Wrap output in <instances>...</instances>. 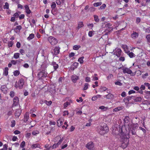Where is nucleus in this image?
<instances>
[{
  "label": "nucleus",
  "instance_id": "nucleus-46",
  "mask_svg": "<svg viewBox=\"0 0 150 150\" xmlns=\"http://www.w3.org/2000/svg\"><path fill=\"white\" fill-rule=\"evenodd\" d=\"M20 13L21 12H16L14 14L13 16L15 18H18L19 16V15Z\"/></svg>",
  "mask_w": 150,
  "mask_h": 150
},
{
  "label": "nucleus",
  "instance_id": "nucleus-54",
  "mask_svg": "<svg viewBox=\"0 0 150 150\" xmlns=\"http://www.w3.org/2000/svg\"><path fill=\"white\" fill-rule=\"evenodd\" d=\"M56 7V4L55 2H53L52 3L51 5V7L52 9Z\"/></svg>",
  "mask_w": 150,
  "mask_h": 150
},
{
  "label": "nucleus",
  "instance_id": "nucleus-63",
  "mask_svg": "<svg viewBox=\"0 0 150 150\" xmlns=\"http://www.w3.org/2000/svg\"><path fill=\"white\" fill-rule=\"evenodd\" d=\"M11 63L13 65H16L17 63L16 60H12L11 62Z\"/></svg>",
  "mask_w": 150,
  "mask_h": 150
},
{
  "label": "nucleus",
  "instance_id": "nucleus-33",
  "mask_svg": "<svg viewBox=\"0 0 150 150\" xmlns=\"http://www.w3.org/2000/svg\"><path fill=\"white\" fill-rule=\"evenodd\" d=\"M39 133V132L37 130H34L33 131L32 134L34 136H36Z\"/></svg>",
  "mask_w": 150,
  "mask_h": 150
},
{
  "label": "nucleus",
  "instance_id": "nucleus-64",
  "mask_svg": "<svg viewBox=\"0 0 150 150\" xmlns=\"http://www.w3.org/2000/svg\"><path fill=\"white\" fill-rule=\"evenodd\" d=\"M88 11L91 12H93L95 11V9L94 7H91L89 8Z\"/></svg>",
  "mask_w": 150,
  "mask_h": 150
},
{
  "label": "nucleus",
  "instance_id": "nucleus-45",
  "mask_svg": "<svg viewBox=\"0 0 150 150\" xmlns=\"http://www.w3.org/2000/svg\"><path fill=\"white\" fill-rule=\"evenodd\" d=\"M25 143L24 141L22 142L20 145V147L22 148H24L25 145Z\"/></svg>",
  "mask_w": 150,
  "mask_h": 150
},
{
  "label": "nucleus",
  "instance_id": "nucleus-59",
  "mask_svg": "<svg viewBox=\"0 0 150 150\" xmlns=\"http://www.w3.org/2000/svg\"><path fill=\"white\" fill-rule=\"evenodd\" d=\"M25 15L23 14H21L19 16V18L20 20L23 19L24 18Z\"/></svg>",
  "mask_w": 150,
  "mask_h": 150
},
{
  "label": "nucleus",
  "instance_id": "nucleus-55",
  "mask_svg": "<svg viewBox=\"0 0 150 150\" xmlns=\"http://www.w3.org/2000/svg\"><path fill=\"white\" fill-rule=\"evenodd\" d=\"M11 127H14L15 125V120H12L11 122Z\"/></svg>",
  "mask_w": 150,
  "mask_h": 150
},
{
  "label": "nucleus",
  "instance_id": "nucleus-42",
  "mask_svg": "<svg viewBox=\"0 0 150 150\" xmlns=\"http://www.w3.org/2000/svg\"><path fill=\"white\" fill-rule=\"evenodd\" d=\"M128 55L129 57L131 58H133L135 56V54H134L132 52H129V53H128Z\"/></svg>",
  "mask_w": 150,
  "mask_h": 150
},
{
  "label": "nucleus",
  "instance_id": "nucleus-41",
  "mask_svg": "<svg viewBox=\"0 0 150 150\" xmlns=\"http://www.w3.org/2000/svg\"><path fill=\"white\" fill-rule=\"evenodd\" d=\"M4 9H8L9 8V4L8 2H6L5 5L4 6Z\"/></svg>",
  "mask_w": 150,
  "mask_h": 150
},
{
  "label": "nucleus",
  "instance_id": "nucleus-11",
  "mask_svg": "<svg viewBox=\"0 0 150 150\" xmlns=\"http://www.w3.org/2000/svg\"><path fill=\"white\" fill-rule=\"evenodd\" d=\"M19 98L17 96L15 97L13 99V104L12 105L13 107L16 106L18 105L19 103Z\"/></svg>",
  "mask_w": 150,
  "mask_h": 150
},
{
  "label": "nucleus",
  "instance_id": "nucleus-27",
  "mask_svg": "<svg viewBox=\"0 0 150 150\" xmlns=\"http://www.w3.org/2000/svg\"><path fill=\"white\" fill-rule=\"evenodd\" d=\"M129 117L128 116H126L125 117L124 119V123L125 124L127 123L129 120Z\"/></svg>",
  "mask_w": 150,
  "mask_h": 150
},
{
  "label": "nucleus",
  "instance_id": "nucleus-14",
  "mask_svg": "<svg viewBox=\"0 0 150 150\" xmlns=\"http://www.w3.org/2000/svg\"><path fill=\"white\" fill-rule=\"evenodd\" d=\"M123 72L124 74L127 73L130 74L132 73V71L129 68H123L122 69Z\"/></svg>",
  "mask_w": 150,
  "mask_h": 150
},
{
  "label": "nucleus",
  "instance_id": "nucleus-25",
  "mask_svg": "<svg viewBox=\"0 0 150 150\" xmlns=\"http://www.w3.org/2000/svg\"><path fill=\"white\" fill-rule=\"evenodd\" d=\"M8 67H5L4 70L3 75H4L5 76H7L8 74Z\"/></svg>",
  "mask_w": 150,
  "mask_h": 150
},
{
  "label": "nucleus",
  "instance_id": "nucleus-24",
  "mask_svg": "<svg viewBox=\"0 0 150 150\" xmlns=\"http://www.w3.org/2000/svg\"><path fill=\"white\" fill-rule=\"evenodd\" d=\"M63 120L62 119H59L57 121V125L58 127H60L63 124Z\"/></svg>",
  "mask_w": 150,
  "mask_h": 150
},
{
  "label": "nucleus",
  "instance_id": "nucleus-43",
  "mask_svg": "<svg viewBox=\"0 0 150 150\" xmlns=\"http://www.w3.org/2000/svg\"><path fill=\"white\" fill-rule=\"evenodd\" d=\"M102 4V3L101 2L95 3L93 4V6L95 7H97L100 6Z\"/></svg>",
  "mask_w": 150,
  "mask_h": 150
},
{
  "label": "nucleus",
  "instance_id": "nucleus-48",
  "mask_svg": "<svg viewBox=\"0 0 150 150\" xmlns=\"http://www.w3.org/2000/svg\"><path fill=\"white\" fill-rule=\"evenodd\" d=\"M99 109L103 110V111H105L107 110V109H108V108L105 107L104 106H102L99 107Z\"/></svg>",
  "mask_w": 150,
  "mask_h": 150
},
{
  "label": "nucleus",
  "instance_id": "nucleus-17",
  "mask_svg": "<svg viewBox=\"0 0 150 150\" xmlns=\"http://www.w3.org/2000/svg\"><path fill=\"white\" fill-rule=\"evenodd\" d=\"M29 118V115L28 113L26 112L24 115L23 121L24 122H26Z\"/></svg>",
  "mask_w": 150,
  "mask_h": 150
},
{
  "label": "nucleus",
  "instance_id": "nucleus-23",
  "mask_svg": "<svg viewBox=\"0 0 150 150\" xmlns=\"http://www.w3.org/2000/svg\"><path fill=\"white\" fill-rule=\"evenodd\" d=\"M60 48L59 47H56L54 50V54L55 55L58 54L59 52Z\"/></svg>",
  "mask_w": 150,
  "mask_h": 150
},
{
  "label": "nucleus",
  "instance_id": "nucleus-18",
  "mask_svg": "<svg viewBox=\"0 0 150 150\" xmlns=\"http://www.w3.org/2000/svg\"><path fill=\"white\" fill-rule=\"evenodd\" d=\"M138 33L135 31H133V33L131 35L132 38L133 39L136 38L138 36Z\"/></svg>",
  "mask_w": 150,
  "mask_h": 150
},
{
  "label": "nucleus",
  "instance_id": "nucleus-10",
  "mask_svg": "<svg viewBox=\"0 0 150 150\" xmlns=\"http://www.w3.org/2000/svg\"><path fill=\"white\" fill-rule=\"evenodd\" d=\"M59 34L61 35H65L66 34L65 27H60L59 29Z\"/></svg>",
  "mask_w": 150,
  "mask_h": 150
},
{
  "label": "nucleus",
  "instance_id": "nucleus-9",
  "mask_svg": "<svg viewBox=\"0 0 150 150\" xmlns=\"http://www.w3.org/2000/svg\"><path fill=\"white\" fill-rule=\"evenodd\" d=\"M86 148L89 150H94V145L92 142H90L88 143L86 145Z\"/></svg>",
  "mask_w": 150,
  "mask_h": 150
},
{
  "label": "nucleus",
  "instance_id": "nucleus-44",
  "mask_svg": "<svg viewBox=\"0 0 150 150\" xmlns=\"http://www.w3.org/2000/svg\"><path fill=\"white\" fill-rule=\"evenodd\" d=\"M146 38L147 40V42L148 43H150V34H148L146 35Z\"/></svg>",
  "mask_w": 150,
  "mask_h": 150
},
{
  "label": "nucleus",
  "instance_id": "nucleus-56",
  "mask_svg": "<svg viewBox=\"0 0 150 150\" xmlns=\"http://www.w3.org/2000/svg\"><path fill=\"white\" fill-rule=\"evenodd\" d=\"M139 129H140L142 131V132H143L144 134L145 135V134H146V131L145 130V129L144 128H142V127H139Z\"/></svg>",
  "mask_w": 150,
  "mask_h": 150
},
{
  "label": "nucleus",
  "instance_id": "nucleus-47",
  "mask_svg": "<svg viewBox=\"0 0 150 150\" xmlns=\"http://www.w3.org/2000/svg\"><path fill=\"white\" fill-rule=\"evenodd\" d=\"M13 41H11L8 42V45L9 47H12L13 45Z\"/></svg>",
  "mask_w": 150,
  "mask_h": 150
},
{
  "label": "nucleus",
  "instance_id": "nucleus-31",
  "mask_svg": "<svg viewBox=\"0 0 150 150\" xmlns=\"http://www.w3.org/2000/svg\"><path fill=\"white\" fill-rule=\"evenodd\" d=\"M35 37V35L33 33H31L29 35V37L27 38L28 40H30L33 39Z\"/></svg>",
  "mask_w": 150,
  "mask_h": 150
},
{
  "label": "nucleus",
  "instance_id": "nucleus-52",
  "mask_svg": "<svg viewBox=\"0 0 150 150\" xmlns=\"http://www.w3.org/2000/svg\"><path fill=\"white\" fill-rule=\"evenodd\" d=\"M107 88L105 87H102L101 88H100V90L101 91H105L106 90H107Z\"/></svg>",
  "mask_w": 150,
  "mask_h": 150
},
{
  "label": "nucleus",
  "instance_id": "nucleus-3",
  "mask_svg": "<svg viewBox=\"0 0 150 150\" xmlns=\"http://www.w3.org/2000/svg\"><path fill=\"white\" fill-rule=\"evenodd\" d=\"M109 128L106 125L103 126H101L98 128V132L101 135H103L105 134L108 132Z\"/></svg>",
  "mask_w": 150,
  "mask_h": 150
},
{
  "label": "nucleus",
  "instance_id": "nucleus-37",
  "mask_svg": "<svg viewBox=\"0 0 150 150\" xmlns=\"http://www.w3.org/2000/svg\"><path fill=\"white\" fill-rule=\"evenodd\" d=\"M44 103L46 104L48 106L50 105L52 103V102L50 100L48 101L46 100H44Z\"/></svg>",
  "mask_w": 150,
  "mask_h": 150
},
{
  "label": "nucleus",
  "instance_id": "nucleus-49",
  "mask_svg": "<svg viewBox=\"0 0 150 150\" xmlns=\"http://www.w3.org/2000/svg\"><path fill=\"white\" fill-rule=\"evenodd\" d=\"M79 65V63L77 62H75L72 65V66L74 67L75 68V69Z\"/></svg>",
  "mask_w": 150,
  "mask_h": 150
},
{
  "label": "nucleus",
  "instance_id": "nucleus-29",
  "mask_svg": "<svg viewBox=\"0 0 150 150\" xmlns=\"http://www.w3.org/2000/svg\"><path fill=\"white\" fill-rule=\"evenodd\" d=\"M64 2V0H56V3L58 5H60Z\"/></svg>",
  "mask_w": 150,
  "mask_h": 150
},
{
  "label": "nucleus",
  "instance_id": "nucleus-2",
  "mask_svg": "<svg viewBox=\"0 0 150 150\" xmlns=\"http://www.w3.org/2000/svg\"><path fill=\"white\" fill-rule=\"evenodd\" d=\"M127 126L128 131H127L126 129L125 128L126 132L125 133V132H124V134H126L127 136L129 135V137L131 134L133 135L136 136L137 135L136 130L139 127L138 124L137 123L133 124L132 122H129Z\"/></svg>",
  "mask_w": 150,
  "mask_h": 150
},
{
  "label": "nucleus",
  "instance_id": "nucleus-5",
  "mask_svg": "<svg viewBox=\"0 0 150 150\" xmlns=\"http://www.w3.org/2000/svg\"><path fill=\"white\" fill-rule=\"evenodd\" d=\"M47 73L45 70H43L38 73L37 76L39 79H41L42 77H46L47 76Z\"/></svg>",
  "mask_w": 150,
  "mask_h": 150
},
{
  "label": "nucleus",
  "instance_id": "nucleus-4",
  "mask_svg": "<svg viewBox=\"0 0 150 150\" xmlns=\"http://www.w3.org/2000/svg\"><path fill=\"white\" fill-rule=\"evenodd\" d=\"M25 81L23 78L20 79L18 82L16 81L14 85V87L16 88L22 89L24 85Z\"/></svg>",
  "mask_w": 150,
  "mask_h": 150
},
{
  "label": "nucleus",
  "instance_id": "nucleus-50",
  "mask_svg": "<svg viewBox=\"0 0 150 150\" xmlns=\"http://www.w3.org/2000/svg\"><path fill=\"white\" fill-rule=\"evenodd\" d=\"M31 135V134L30 133H27L25 135V136L26 138H29L30 137Z\"/></svg>",
  "mask_w": 150,
  "mask_h": 150
},
{
  "label": "nucleus",
  "instance_id": "nucleus-58",
  "mask_svg": "<svg viewBox=\"0 0 150 150\" xmlns=\"http://www.w3.org/2000/svg\"><path fill=\"white\" fill-rule=\"evenodd\" d=\"M10 96L12 98L14 96V92L13 91H11L10 93Z\"/></svg>",
  "mask_w": 150,
  "mask_h": 150
},
{
  "label": "nucleus",
  "instance_id": "nucleus-61",
  "mask_svg": "<svg viewBox=\"0 0 150 150\" xmlns=\"http://www.w3.org/2000/svg\"><path fill=\"white\" fill-rule=\"evenodd\" d=\"M106 7V5L105 4H103L101 6L100 8V9H102L105 8Z\"/></svg>",
  "mask_w": 150,
  "mask_h": 150
},
{
  "label": "nucleus",
  "instance_id": "nucleus-51",
  "mask_svg": "<svg viewBox=\"0 0 150 150\" xmlns=\"http://www.w3.org/2000/svg\"><path fill=\"white\" fill-rule=\"evenodd\" d=\"M66 17L68 18V20H69L71 18V15L70 13H67L66 15Z\"/></svg>",
  "mask_w": 150,
  "mask_h": 150
},
{
  "label": "nucleus",
  "instance_id": "nucleus-60",
  "mask_svg": "<svg viewBox=\"0 0 150 150\" xmlns=\"http://www.w3.org/2000/svg\"><path fill=\"white\" fill-rule=\"evenodd\" d=\"M144 85L148 87V89H150V84L147 83H145L144 84Z\"/></svg>",
  "mask_w": 150,
  "mask_h": 150
},
{
  "label": "nucleus",
  "instance_id": "nucleus-32",
  "mask_svg": "<svg viewBox=\"0 0 150 150\" xmlns=\"http://www.w3.org/2000/svg\"><path fill=\"white\" fill-rule=\"evenodd\" d=\"M81 47L80 45H74L73 46V48L75 50H78Z\"/></svg>",
  "mask_w": 150,
  "mask_h": 150
},
{
  "label": "nucleus",
  "instance_id": "nucleus-20",
  "mask_svg": "<svg viewBox=\"0 0 150 150\" xmlns=\"http://www.w3.org/2000/svg\"><path fill=\"white\" fill-rule=\"evenodd\" d=\"M134 98L133 96H129L127 97L126 98H125L124 100L126 102H129V101L131 100H133Z\"/></svg>",
  "mask_w": 150,
  "mask_h": 150
},
{
  "label": "nucleus",
  "instance_id": "nucleus-38",
  "mask_svg": "<svg viewBox=\"0 0 150 150\" xmlns=\"http://www.w3.org/2000/svg\"><path fill=\"white\" fill-rule=\"evenodd\" d=\"M19 54L18 53H16L14 54L13 57L14 58L17 59L19 57Z\"/></svg>",
  "mask_w": 150,
  "mask_h": 150
},
{
  "label": "nucleus",
  "instance_id": "nucleus-30",
  "mask_svg": "<svg viewBox=\"0 0 150 150\" xmlns=\"http://www.w3.org/2000/svg\"><path fill=\"white\" fill-rule=\"evenodd\" d=\"M83 23L82 21L79 22L78 24V25L77 26L78 29H79L80 28L82 27L83 26Z\"/></svg>",
  "mask_w": 150,
  "mask_h": 150
},
{
  "label": "nucleus",
  "instance_id": "nucleus-57",
  "mask_svg": "<svg viewBox=\"0 0 150 150\" xmlns=\"http://www.w3.org/2000/svg\"><path fill=\"white\" fill-rule=\"evenodd\" d=\"M4 86H1V90L4 93H5L6 92V89H5L4 88Z\"/></svg>",
  "mask_w": 150,
  "mask_h": 150
},
{
  "label": "nucleus",
  "instance_id": "nucleus-35",
  "mask_svg": "<svg viewBox=\"0 0 150 150\" xmlns=\"http://www.w3.org/2000/svg\"><path fill=\"white\" fill-rule=\"evenodd\" d=\"M94 20L96 22H98L99 21V19L98 18V16L96 15H94L93 16Z\"/></svg>",
  "mask_w": 150,
  "mask_h": 150
},
{
  "label": "nucleus",
  "instance_id": "nucleus-21",
  "mask_svg": "<svg viewBox=\"0 0 150 150\" xmlns=\"http://www.w3.org/2000/svg\"><path fill=\"white\" fill-rule=\"evenodd\" d=\"M134 98L133 99V100L134 101L138 102L141 101L142 100V98L141 97L137 96H133Z\"/></svg>",
  "mask_w": 150,
  "mask_h": 150
},
{
  "label": "nucleus",
  "instance_id": "nucleus-15",
  "mask_svg": "<svg viewBox=\"0 0 150 150\" xmlns=\"http://www.w3.org/2000/svg\"><path fill=\"white\" fill-rule=\"evenodd\" d=\"M24 8L25 12L27 14H29L31 13V11L30 9L29 6L27 5H25Z\"/></svg>",
  "mask_w": 150,
  "mask_h": 150
},
{
  "label": "nucleus",
  "instance_id": "nucleus-7",
  "mask_svg": "<svg viewBox=\"0 0 150 150\" xmlns=\"http://www.w3.org/2000/svg\"><path fill=\"white\" fill-rule=\"evenodd\" d=\"M60 139L57 143L53 145L52 146L53 148H55L58 147V146L62 142L63 140V138L61 139V138L59 136H57L55 138V139L56 140V139Z\"/></svg>",
  "mask_w": 150,
  "mask_h": 150
},
{
  "label": "nucleus",
  "instance_id": "nucleus-36",
  "mask_svg": "<svg viewBox=\"0 0 150 150\" xmlns=\"http://www.w3.org/2000/svg\"><path fill=\"white\" fill-rule=\"evenodd\" d=\"M83 57H82L80 58H79L78 59V61L80 62L81 64H82L83 62V59L84 58Z\"/></svg>",
  "mask_w": 150,
  "mask_h": 150
},
{
  "label": "nucleus",
  "instance_id": "nucleus-19",
  "mask_svg": "<svg viewBox=\"0 0 150 150\" xmlns=\"http://www.w3.org/2000/svg\"><path fill=\"white\" fill-rule=\"evenodd\" d=\"M21 109H17L15 112V115L16 116L19 117L21 114Z\"/></svg>",
  "mask_w": 150,
  "mask_h": 150
},
{
  "label": "nucleus",
  "instance_id": "nucleus-40",
  "mask_svg": "<svg viewBox=\"0 0 150 150\" xmlns=\"http://www.w3.org/2000/svg\"><path fill=\"white\" fill-rule=\"evenodd\" d=\"M22 27L20 25L17 26L16 28H15L14 30H18L19 31H20V30L22 29Z\"/></svg>",
  "mask_w": 150,
  "mask_h": 150
},
{
  "label": "nucleus",
  "instance_id": "nucleus-53",
  "mask_svg": "<svg viewBox=\"0 0 150 150\" xmlns=\"http://www.w3.org/2000/svg\"><path fill=\"white\" fill-rule=\"evenodd\" d=\"M88 84L87 83H86L84 86V87L83 89V90H87L88 87Z\"/></svg>",
  "mask_w": 150,
  "mask_h": 150
},
{
  "label": "nucleus",
  "instance_id": "nucleus-62",
  "mask_svg": "<svg viewBox=\"0 0 150 150\" xmlns=\"http://www.w3.org/2000/svg\"><path fill=\"white\" fill-rule=\"evenodd\" d=\"M49 124L50 125H54L56 124V122L54 121H50Z\"/></svg>",
  "mask_w": 150,
  "mask_h": 150
},
{
  "label": "nucleus",
  "instance_id": "nucleus-26",
  "mask_svg": "<svg viewBox=\"0 0 150 150\" xmlns=\"http://www.w3.org/2000/svg\"><path fill=\"white\" fill-rule=\"evenodd\" d=\"M101 97V95H97L93 96L92 98V100L93 101H95L98 98H100Z\"/></svg>",
  "mask_w": 150,
  "mask_h": 150
},
{
  "label": "nucleus",
  "instance_id": "nucleus-39",
  "mask_svg": "<svg viewBox=\"0 0 150 150\" xmlns=\"http://www.w3.org/2000/svg\"><path fill=\"white\" fill-rule=\"evenodd\" d=\"M122 109V107H117L113 109V111L115 112H117L121 110Z\"/></svg>",
  "mask_w": 150,
  "mask_h": 150
},
{
  "label": "nucleus",
  "instance_id": "nucleus-22",
  "mask_svg": "<svg viewBox=\"0 0 150 150\" xmlns=\"http://www.w3.org/2000/svg\"><path fill=\"white\" fill-rule=\"evenodd\" d=\"M51 65L53 66L55 71L59 67L58 65L55 62H52Z\"/></svg>",
  "mask_w": 150,
  "mask_h": 150
},
{
  "label": "nucleus",
  "instance_id": "nucleus-16",
  "mask_svg": "<svg viewBox=\"0 0 150 150\" xmlns=\"http://www.w3.org/2000/svg\"><path fill=\"white\" fill-rule=\"evenodd\" d=\"M40 147L41 146L40 144L38 143H36L32 144L31 146V148L33 149L36 148H40Z\"/></svg>",
  "mask_w": 150,
  "mask_h": 150
},
{
  "label": "nucleus",
  "instance_id": "nucleus-1",
  "mask_svg": "<svg viewBox=\"0 0 150 150\" xmlns=\"http://www.w3.org/2000/svg\"><path fill=\"white\" fill-rule=\"evenodd\" d=\"M123 128H125L123 127L119 129L117 128L115 130V133L119 134L121 138V141L122 142L121 147L123 149H125L128 146L129 142V138L130 137L129 135L127 136L124 134V133L123 131Z\"/></svg>",
  "mask_w": 150,
  "mask_h": 150
},
{
  "label": "nucleus",
  "instance_id": "nucleus-12",
  "mask_svg": "<svg viewBox=\"0 0 150 150\" xmlns=\"http://www.w3.org/2000/svg\"><path fill=\"white\" fill-rule=\"evenodd\" d=\"M111 26V24H110V23H107L106 24H105V23H102V28H109V29H110L112 28L111 30L112 31L113 30V28H112Z\"/></svg>",
  "mask_w": 150,
  "mask_h": 150
},
{
  "label": "nucleus",
  "instance_id": "nucleus-8",
  "mask_svg": "<svg viewBox=\"0 0 150 150\" xmlns=\"http://www.w3.org/2000/svg\"><path fill=\"white\" fill-rule=\"evenodd\" d=\"M122 51L120 49H116L115 50H114L112 52H113V54L116 55L118 57H120L121 55Z\"/></svg>",
  "mask_w": 150,
  "mask_h": 150
},
{
  "label": "nucleus",
  "instance_id": "nucleus-13",
  "mask_svg": "<svg viewBox=\"0 0 150 150\" xmlns=\"http://www.w3.org/2000/svg\"><path fill=\"white\" fill-rule=\"evenodd\" d=\"M79 79V76H76L74 74L71 76V79L73 82L74 83H76L77 80Z\"/></svg>",
  "mask_w": 150,
  "mask_h": 150
},
{
  "label": "nucleus",
  "instance_id": "nucleus-34",
  "mask_svg": "<svg viewBox=\"0 0 150 150\" xmlns=\"http://www.w3.org/2000/svg\"><path fill=\"white\" fill-rule=\"evenodd\" d=\"M13 73L14 75L16 76H18L20 74V71L18 70H15L13 71Z\"/></svg>",
  "mask_w": 150,
  "mask_h": 150
},
{
  "label": "nucleus",
  "instance_id": "nucleus-28",
  "mask_svg": "<svg viewBox=\"0 0 150 150\" xmlns=\"http://www.w3.org/2000/svg\"><path fill=\"white\" fill-rule=\"evenodd\" d=\"M113 95L111 93H109L106 95L104 97H106L108 99H110L113 97Z\"/></svg>",
  "mask_w": 150,
  "mask_h": 150
},
{
  "label": "nucleus",
  "instance_id": "nucleus-6",
  "mask_svg": "<svg viewBox=\"0 0 150 150\" xmlns=\"http://www.w3.org/2000/svg\"><path fill=\"white\" fill-rule=\"evenodd\" d=\"M48 40L51 45H56L58 42L57 40L53 36H50L48 38Z\"/></svg>",
  "mask_w": 150,
  "mask_h": 150
}]
</instances>
